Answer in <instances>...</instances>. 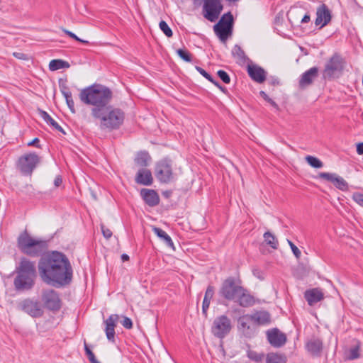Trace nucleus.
<instances>
[{
	"label": "nucleus",
	"instance_id": "4468645a",
	"mask_svg": "<svg viewBox=\"0 0 363 363\" xmlns=\"http://www.w3.org/2000/svg\"><path fill=\"white\" fill-rule=\"evenodd\" d=\"M317 178L332 183L339 190L346 191L348 190V183L340 176L335 173L320 172Z\"/></svg>",
	"mask_w": 363,
	"mask_h": 363
},
{
	"label": "nucleus",
	"instance_id": "f257e3e1",
	"mask_svg": "<svg viewBox=\"0 0 363 363\" xmlns=\"http://www.w3.org/2000/svg\"><path fill=\"white\" fill-rule=\"evenodd\" d=\"M38 271L41 279L52 286H65L72 279L73 269L69 259L57 251H52L40 259Z\"/></svg>",
	"mask_w": 363,
	"mask_h": 363
},
{
	"label": "nucleus",
	"instance_id": "4d7b16f0",
	"mask_svg": "<svg viewBox=\"0 0 363 363\" xmlns=\"http://www.w3.org/2000/svg\"><path fill=\"white\" fill-rule=\"evenodd\" d=\"M61 92L62 95L64 96V93L67 94H72L71 91L69 90L68 86L66 84L60 85Z\"/></svg>",
	"mask_w": 363,
	"mask_h": 363
},
{
	"label": "nucleus",
	"instance_id": "8fccbe9b",
	"mask_svg": "<svg viewBox=\"0 0 363 363\" xmlns=\"http://www.w3.org/2000/svg\"><path fill=\"white\" fill-rule=\"evenodd\" d=\"M101 228L104 238L109 239L112 236L111 230L106 228L104 225H101Z\"/></svg>",
	"mask_w": 363,
	"mask_h": 363
},
{
	"label": "nucleus",
	"instance_id": "473e14b6",
	"mask_svg": "<svg viewBox=\"0 0 363 363\" xmlns=\"http://www.w3.org/2000/svg\"><path fill=\"white\" fill-rule=\"evenodd\" d=\"M232 54L234 57L237 58L238 62L240 63H245L247 57L245 55V53L244 50L241 48V47L238 45H235L233 50H232Z\"/></svg>",
	"mask_w": 363,
	"mask_h": 363
},
{
	"label": "nucleus",
	"instance_id": "a878e982",
	"mask_svg": "<svg viewBox=\"0 0 363 363\" xmlns=\"http://www.w3.org/2000/svg\"><path fill=\"white\" fill-rule=\"evenodd\" d=\"M153 179L152 173L150 170L146 169H140L136 175L135 182L139 184L145 186L151 185Z\"/></svg>",
	"mask_w": 363,
	"mask_h": 363
},
{
	"label": "nucleus",
	"instance_id": "052dcab7",
	"mask_svg": "<svg viewBox=\"0 0 363 363\" xmlns=\"http://www.w3.org/2000/svg\"><path fill=\"white\" fill-rule=\"evenodd\" d=\"M267 102H268L272 106H273L277 110L279 109L278 104L271 98H269Z\"/></svg>",
	"mask_w": 363,
	"mask_h": 363
},
{
	"label": "nucleus",
	"instance_id": "7ed1b4c3",
	"mask_svg": "<svg viewBox=\"0 0 363 363\" xmlns=\"http://www.w3.org/2000/svg\"><path fill=\"white\" fill-rule=\"evenodd\" d=\"M17 275L14 279V286L18 291L31 289L37 277L35 264L27 258H22L16 267Z\"/></svg>",
	"mask_w": 363,
	"mask_h": 363
},
{
	"label": "nucleus",
	"instance_id": "4be33fe9",
	"mask_svg": "<svg viewBox=\"0 0 363 363\" xmlns=\"http://www.w3.org/2000/svg\"><path fill=\"white\" fill-rule=\"evenodd\" d=\"M234 301L242 307L247 308L255 303V298L247 289L242 287L241 292L238 294Z\"/></svg>",
	"mask_w": 363,
	"mask_h": 363
},
{
	"label": "nucleus",
	"instance_id": "6ab92c4d",
	"mask_svg": "<svg viewBox=\"0 0 363 363\" xmlns=\"http://www.w3.org/2000/svg\"><path fill=\"white\" fill-rule=\"evenodd\" d=\"M119 315L117 314L111 315L106 320L104 321L106 325L105 333L107 339L111 342L115 340V328L118 321Z\"/></svg>",
	"mask_w": 363,
	"mask_h": 363
},
{
	"label": "nucleus",
	"instance_id": "ea45409f",
	"mask_svg": "<svg viewBox=\"0 0 363 363\" xmlns=\"http://www.w3.org/2000/svg\"><path fill=\"white\" fill-rule=\"evenodd\" d=\"M247 357L251 359L256 362H260L264 358L263 354L257 353L255 351L249 350L247 352Z\"/></svg>",
	"mask_w": 363,
	"mask_h": 363
},
{
	"label": "nucleus",
	"instance_id": "aec40b11",
	"mask_svg": "<svg viewBox=\"0 0 363 363\" xmlns=\"http://www.w3.org/2000/svg\"><path fill=\"white\" fill-rule=\"evenodd\" d=\"M304 298L307 301L308 305L312 306L324 299V294L320 288H313L305 291Z\"/></svg>",
	"mask_w": 363,
	"mask_h": 363
},
{
	"label": "nucleus",
	"instance_id": "f3484780",
	"mask_svg": "<svg viewBox=\"0 0 363 363\" xmlns=\"http://www.w3.org/2000/svg\"><path fill=\"white\" fill-rule=\"evenodd\" d=\"M267 337L270 345L274 347H280L286 342L285 334L281 333L277 328L268 330Z\"/></svg>",
	"mask_w": 363,
	"mask_h": 363
},
{
	"label": "nucleus",
	"instance_id": "412c9836",
	"mask_svg": "<svg viewBox=\"0 0 363 363\" xmlns=\"http://www.w3.org/2000/svg\"><path fill=\"white\" fill-rule=\"evenodd\" d=\"M249 316L252 323L256 325H265L271 322V315L267 311H255L252 314H249Z\"/></svg>",
	"mask_w": 363,
	"mask_h": 363
},
{
	"label": "nucleus",
	"instance_id": "20e7f679",
	"mask_svg": "<svg viewBox=\"0 0 363 363\" xmlns=\"http://www.w3.org/2000/svg\"><path fill=\"white\" fill-rule=\"evenodd\" d=\"M94 118L99 120L101 130L112 131L118 130L123 125L125 113L120 108L109 104L99 114L93 115Z\"/></svg>",
	"mask_w": 363,
	"mask_h": 363
},
{
	"label": "nucleus",
	"instance_id": "bb28decb",
	"mask_svg": "<svg viewBox=\"0 0 363 363\" xmlns=\"http://www.w3.org/2000/svg\"><path fill=\"white\" fill-rule=\"evenodd\" d=\"M215 289L213 286L209 285L205 292L204 298L202 303V313L205 317H207L208 310L211 303V301L213 297Z\"/></svg>",
	"mask_w": 363,
	"mask_h": 363
},
{
	"label": "nucleus",
	"instance_id": "39448f33",
	"mask_svg": "<svg viewBox=\"0 0 363 363\" xmlns=\"http://www.w3.org/2000/svg\"><path fill=\"white\" fill-rule=\"evenodd\" d=\"M17 243L21 252L30 257H38L48 249L46 240L34 238L26 231L18 236Z\"/></svg>",
	"mask_w": 363,
	"mask_h": 363
},
{
	"label": "nucleus",
	"instance_id": "58836bf2",
	"mask_svg": "<svg viewBox=\"0 0 363 363\" xmlns=\"http://www.w3.org/2000/svg\"><path fill=\"white\" fill-rule=\"evenodd\" d=\"M84 350L85 353L91 363H100L96 358L94 354L91 350V349L89 347L86 341H84Z\"/></svg>",
	"mask_w": 363,
	"mask_h": 363
},
{
	"label": "nucleus",
	"instance_id": "cd10ccee",
	"mask_svg": "<svg viewBox=\"0 0 363 363\" xmlns=\"http://www.w3.org/2000/svg\"><path fill=\"white\" fill-rule=\"evenodd\" d=\"M38 112L41 118L54 129L62 133L65 135V132L63 128L45 111L38 109Z\"/></svg>",
	"mask_w": 363,
	"mask_h": 363
},
{
	"label": "nucleus",
	"instance_id": "ddd939ff",
	"mask_svg": "<svg viewBox=\"0 0 363 363\" xmlns=\"http://www.w3.org/2000/svg\"><path fill=\"white\" fill-rule=\"evenodd\" d=\"M238 329L243 336L247 338L254 337L257 333L256 327L251 320L249 314L239 317L238 320Z\"/></svg>",
	"mask_w": 363,
	"mask_h": 363
},
{
	"label": "nucleus",
	"instance_id": "b1692460",
	"mask_svg": "<svg viewBox=\"0 0 363 363\" xmlns=\"http://www.w3.org/2000/svg\"><path fill=\"white\" fill-rule=\"evenodd\" d=\"M140 194L145 202L150 206H155L160 203L159 195L155 190L143 189Z\"/></svg>",
	"mask_w": 363,
	"mask_h": 363
},
{
	"label": "nucleus",
	"instance_id": "c9c22d12",
	"mask_svg": "<svg viewBox=\"0 0 363 363\" xmlns=\"http://www.w3.org/2000/svg\"><path fill=\"white\" fill-rule=\"evenodd\" d=\"M178 55L184 61L190 62L192 60L191 54L186 49H178L177 50Z\"/></svg>",
	"mask_w": 363,
	"mask_h": 363
},
{
	"label": "nucleus",
	"instance_id": "603ef678",
	"mask_svg": "<svg viewBox=\"0 0 363 363\" xmlns=\"http://www.w3.org/2000/svg\"><path fill=\"white\" fill-rule=\"evenodd\" d=\"M13 57H15L17 59L23 60H28L29 57L28 55L23 53V52H14L13 53Z\"/></svg>",
	"mask_w": 363,
	"mask_h": 363
},
{
	"label": "nucleus",
	"instance_id": "338daca9",
	"mask_svg": "<svg viewBox=\"0 0 363 363\" xmlns=\"http://www.w3.org/2000/svg\"><path fill=\"white\" fill-rule=\"evenodd\" d=\"M253 274L255 276L257 277L259 279H262L263 277L260 275V272L258 269H254Z\"/></svg>",
	"mask_w": 363,
	"mask_h": 363
},
{
	"label": "nucleus",
	"instance_id": "6e6d98bb",
	"mask_svg": "<svg viewBox=\"0 0 363 363\" xmlns=\"http://www.w3.org/2000/svg\"><path fill=\"white\" fill-rule=\"evenodd\" d=\"M62 183V179L60 175L57 176L54 180V185L56 187H59Z\"/></svg>",
	"mask_w": 363,
	"mask_h": 363
},
{
	"label": "nucleus",
	"instance_id": "09e8293b",
	"mask_svg": "<svg viewBox=\"0 0 363 363\" xmlns=\"http://www.w3.org/2000/svg\"><path fill=\"white\" fill-rule=\"evenodd\" d=\"M267 82L269 85L273 86H277L280 84L279 79L277 77H274V76L269 77L268 78Z\"/></svg>",
	"mask_w": 363,
	"mask_h": 363
},
{
	"label": "nucleus",
	"instance_id": "37998d69",
	"mask_svg": "<svg viewBox=\"0 0 363 363\" xmlns=\"http://www.w3.org/2000/svg\"><path fill=\"white\" fill-rule=\"evenodd\" d=\"M352 199L359 206L363 208V194L359 192H354L352 194Z\"/></svg>",
	"mask_w": 363,
	"mask_h": 363
},
{
	"label": "nucleus",
	"instance_id": "0e129e2a",
	"mask_svg": "<svg viewBox=\"0 0 363 363\" xmlns=\"http://www.w3.org/2000/svg\"><path fill=\"white\" fill-rule=\"evenodd\" d=\"M311 21V16L308 13L304 15L301 20L302 23H307Z\"/></svg>",
	"mask_w": 363,
	"mask_h": 363
},
{
	"label": "nucleus",
	"instance_id": "13d9d810",
	"mask_svg": "<svg viewBox=\"0 0 363 363\" xmlns=\"http://www.w3.org/2000/svg\"><path fill=\"white\" fill-rule=\"evenodd\" d=\"M19 159H38V156L35 154H29L21 156Z\"/></svg>",
	"mask_w": 363,
	"mask_h": 363
},
{
	"label": "nucleus",
	"instance_id": "e2e57ef3",
	"mask_svg": "<svg viewBox=\"0 0 363 363\" xmlns=\"http://www.w3.org/2000/svg\"><path fill=\"white\" fill-rule=\"evenodd\" d=\"M357 152L359 155L363 154V143H360L357 145Z\"/></svg>",
	"mask_w": 363,
	"mask_h": 363
},
{
	"label": "nucleus",
	"instance_id": "a18cd8bd",
	"mask_svg": "<svg viewBox=\"0 0 363 363\" xmlns=\"http://www.w3.org/2000/svg\"><path fill=\"white\" fill-rule=\"evenodd\" d=\"M288 243L296 259H299L301 255L300 250L294 244L293 242L288 240Z\"/></svg>",
	"mask_w": 363,
	"mask_h": 363
},
{
	"label": "nucleus",
	"instance_id": "79ce46f5",
	"mask_svg": "<svg viewBox=\"0 0 363 363\" xmlns=\"http://www.w3.org/2000/svg\"><path fill=\"white\" fill-rule=\"evenodd\" d=\"M62 31L66 34L67 35L69 38L78 41V42H80V43H82L84 44H89V41L87 40H82L79 38H78L74 33L67 30V29H65V28H62Z\"/></svg>",
	"mask_w": 363,
	"mask_h": 363
},
{
	"label": "nucleus",
	"instance_id": "423d86ee",
	"mask_svg": "<svg viewBox=\"0 0 363 363\" xmlns=\"http://www.w3.org/2000/svg\"><path fill=\"white\" fill-rule=\"evenodd\" d=\"M242 288L240 281L230 277L225 279L222 283L219 294L228 301H234L238 294L241 292Z\"/></svg>",
	"mask_w": 363,
	"mask_h": 363
},
{
	"label": "nucleus",
	"instance_id": "3c124183",
	"mask_svg": "<svg viewBox=\"0 0 363 363\" xmlns=\"http://www.w3.org/2000/svg\"><path fill=\"white\" fill-rule=\"evenodd\" d=\"M308 163L313 167L320 168L323 166L321 160H307Z\"/></svg>",
	"mask_w": 363,
	"mask_h": 363
},
{
	"label": "nucleus",
	"instance_id": "e433bc0d",
	"mask_svg": "<svg viewBox=\"0 0 363 363\" xmlns=\"http://www.w3.org/2000/svg\"><path fill=\"white\" fill-rule=\"evenodd\" d=\"M220 21H223V25H225L226 26H230L231 28L233 26V16L230 12L225 13Z\"/></svg>",
	"mask_w": 363,
	"mask_h": 363
},
{
	"label": "nucleus",
	"instance_id": "6e6552de",
	"mask_svg": "<svg viewBox=\"0 0 363 363\" xmlns=\"http://www.w3.org/2000/svg\"><path fill=\"white\" fill-rule=\"evenodd\" d=\"M345 60L338 54H334L325 64L323 76L325 78L338 77L344 69Z\"/></svg>",
	"mask_w": 363,
	"mask_h": 363
},
{
	"label": "nucleus",
	"instance_id": "864d4df0",
	"mask_svg": "<svg viewBox=\"0 0 363 363\" xmlns=\"http://www.w3.org/2000/svg\"><path fill=\"white\" fill-rule=\"evenodd\" d=\"M150 157L147 152L146 151H140L138 153L136 159H149Z\"/></svg>",
	"mask_w": 363,
	"mask_h": 363
},
{
	"label": "nucleus",
	"instance_id": "dca6fc26",
	"mask_svg": "<svg viewBox=\"0 0 363 363\" xmlns=\"http://www.w3.org/2000/svg\"><path fill=\"white\" fill-rule=\"evenodd\" d=\"M318 76V68L313 67L308 70L303 72L299 79L298 85L301 89H304L306 87L311 85L315 79Z\"/></svg>",
	"mask_w": 363,
	"mask_h": 363
},
{
	"label": "nucleus",
	"instance_id": "9b49d317",
	"mask_svg": "<svg viewBox=\"0 0 363 363\" xmlns=\"http://www.w3.org/2000/svg\"><path fill=\"white\" fill-rule=\"evenodd\" d=\"M223 9L220 0H206L203 6V16L208 21L213 22L218 19Z\"/></svg>",
	"mask_w": 363,
	"mask_h": 363
},
{
	"label": "nucleus",
	"instance_id": "2eb2a0df",
	"mask_svg": "<svg viewBox=\"0 0 363 363\" xmlns=\"http://www.w3.org/2000/svg\"><path fill=\"white\" fill-rule=\"evenodd\" d=\"M331 18L330 10L326 4H323L317 8L315 24L321 28L331 21Z\"/></svg>",
	"mask_w": 363,
	"mask_h": 363
},
{
	"label": "nucleus",
	"instance_id": "5701e85b",
	"mask_svg": "<svg viewBox=\"0 0 363 363\" xmlns=\"http://www.w3.org/2000/svg\"><path fill=\"white\" fill-rule=\"evenodd\" d=\"M214 32L221 42L225 43L229 36L231 35L233 28L223 25V21H219L213 27Z\"/></svg>",
	"mask_w": 363,
	"mask_h": 363
},
{
	"label": "nucleus",
	"instance_id": "680f3d73",
	"mask_svg": "<svg viewBox=\"0 0 363 363\" xmlns=\"http://www.w3.org/2000/svg\"><path fill=\"white\" fill-rule=\"evenodd\" d=\"M267 102H268L272 106H273L277 110L279 109L278 104L271 98H269Z\"/></svg>",
	"mask_w": 363,
	"mask_h": 363
},
{
	"label": "nucleus",
	"instance_id": "de8ad7c7",
	"mask_svg": "<svg viewBox=\"0 0 363 363\" xmlns=\"http://www.w3.org/2000/svg\"><path fill=\"white\" fill-rule=\"evenodd\" d=\"M121 324L126 329H131L133 328V322L131 319L128 317H123Z\"/></svg>",
	"mask_w": 363,
	"mask_h": 363
},
{
	"label": "nucleus",
	"instance_id": "49530a36",
	"mask_svg": "<svg viewBox=\"0 0 363 363\" xmlns=\"http://www.w3.org/2000/svg\"><path fill=\"white\" fill-rule=\"evenodd\" d=\"M196 69L206 79H208L209 82H213V77L210 74H208L206 71H205L203 68L196 66Z\"/></svg>",
	"mask_w": 363,
	"mask_h": 363
},
{
	"label": "nucleus",
	"instance_id": "7c9ffc66",
	"mask_svg": "<svg viewBox=\"0 0 363 363\" xmlns=\"http://www.w3.org/2000/svg\"><path fill=\"white\" fill-rule=\"evenodd\" d=\"M286 357L285 354L279 353H269L266 357V363H286Z\"/></svg>",
	"mask_w": 363,
	"mask_h": 363
},
{
	"label": "nucleus",
	"instance_id": "f8f14e48",
	"mask_svg": "<svg viewBox=\"0 0 363 363\" xmlns=\"http://www.w3.org/2000/svg\"><path fill=\"white\" fill-rule=\"evenodd\" d=\"M42 301L45 308L50 311H58L61 301L57 292L53 289L44 290L42 293Z\"/></svg>",
	"mask_w": 363,
	"mask_h": 363
},
{
	"label": "nucleus",
	"instance_id": "f704fd0d",
	"mask_svg": "<svg viewBox=\"0 0 363 363\" xmlns=\"http://www.w3.org/2000/svg\"><path fill=\"white\" fill-rule=\"evenodd\" d=\"M264 241L273 249H277L279 242L276 237L272 235L270 232H266L264 234Z\"/></svg>",
	"mask_w": 363,
	"mask_h": 363
},
{
	"label": "nucleus",
	"instance_id": "a19ab883",
	"mask_svg": "<svg viewBox=\"0 0 363 363\" xmlns=\"http://www.w3.org/2000/svg\"><path fill=\"white\" fill-rule=\"evenodd\" d=\"M64 97L66 99V103L70 109L71 112L74 113L76 112L74 108V103L72 99V94L64 93Z\"/></svg>",
	"mask_w": 363,
	"mask_h": 363
},
{
	"label": "nucleus",
	"instance_id": "bf43d9fd",
	"mask_svg": "<svg viewBox=\"0 0 363 363\" xmlns=\"http://www.w3.org/2000/svg\"><path fill=\"white\" fill-rule=\"evenodd\" d=\"M267 102H268L272 106H273L277 110L279 109L278 104L271 98H269Z\"/></svg>",
	"mask_w": 363,
	"mask_h": 363
},
{
	"label": "nucleus",
	"instance_id": "0eeeda50",
	"mask_svg": "<svg viewBox=\"0 0 363 363\" xmlns=\"http://www.w3.org/2000/svg\"><path fill=\"white\" fill-rule=\"evenodd\" d=\"M233 325L231 320L225 315L216 317L211 328V333L219 339L225 338L231 331Z\"/></svg>",
	"mask_w": 363,
	"mask_h": 363
},
{
	"label": "nucleus",
	"instance_id": "5fc2aeb1",
	"mask_svg": "<svg viewBox=\"0 0 363 363\" xmlns=\"http://www.w3.org/2000/svg\"><path fill=\"white\" fill-rule=\"evenodd\" d=\"M212 84H213L215 86H216L219 89H220L223 92L225 93L227 91V89L225 87L221 86L220 83L218 81H216L214 79H213V82H211Z\"/></svg>",
	"mask_w": 363,
	"mask_h": 363
},
{
	"label": "nucleus",
	"instance_id": "a211bd4d",
	"mask_svg": "<svg viewBox=\"0 0 363 363\" xmlns=\"http://www.w3.org/2000/svg\"><path fill=\"white\" fill-rule=\"evenodd\" d=\"M247 73L253 81L259 84L263 83L267 79V72L256 65H248Z\"/></svg>",
	"mask_w": 363,
	"mask_h": 363
},
{
	"label": "nucleus",
	"instance_id": "69168bd1",
	"mask_svg": "<svg viewBox=\"0 0 363 363\" xmlns=\"http://www.w3.org/2000/svg\"><path fill=\"white\" fill-rule=\"evenodd\" d=\"M259 95L266 101H267L268 99H269V97L268 96V95L264 91H260L259 92Z\"/></svg>",
	"mask_w": 363,
	"mask_h": 363
},
{
	"label": "nucleus",
	"instance_id": "393cba45",
	"mask_svg": "<svg viewBox=\"0 0 363 363\" xmlns=\"http://www.w3.org/2000/svg\"><path fill=\"white\" fill-rule=\"evenodd\" d=\"M38 160H18L16 167L24 175H30Z\"/></svg>",
	"mask_w": 363,
	"mask_h": 363
},
{
	"label": "nucleus",
	"instance_id": "4c0bfd02",
	"mask_svg": "<svg viewBox=\"0 0 363 363\" xmlns=\"http://www.w3.org/2000/svg\"><path fill=\"white\" fill-rule=\"evenodd\" d=\"M160 28L164 33V35L170 38L173 35V33L172 29L167 25V23L164 21H161L159 24Z\"/></svg>",
	"mask_w": 363,
	"mask_h": 363
},
{
	"label": "nucleus",
	"instance_id": "72a5a7b5",
	"mask_svg": "<svg viewBox=\"0 0 363 363\" xmlns=\"http://www.w3.org/2000/svg\"><path fill=\"white\" fill-rule=\"evenodd\" d=\"M69 63L62 60H52L49 64V68L52 71H55L65 67H69Z\"/></svg>",
	"mask_w": 363,
	"mask_h": 363
},
{
	"label": "nucleus",
	"instance_id": "c85d7f7f",
	"mask_svg": "<svg viewBox=\"0 0 363 363\" xmlns=\"http://www.w3.org/2000/svg\"><path fill=\"white\" fill-rule=\"evenodd\" d=\"M307 350L313 355L318 354L322 350V342L319 339H313L306 343Z\"/></svg>",
	"mask_w": 363,
	"mask_h": 363
},
{
	"label": "nucleus",
	"instance_id": "2f4dec72",
	"mask_svg": "<svg viewBox=\"0 0 363 363\" xmlns=\"http://www.w3.org/2000/svg\"><path fill=\"white\" fill-rule=\"evenodd\" d=\"M360 342L357 341L356 345L352 347L346 352V359L348 360H354L360 357Z\"/></svg>",
	"mask_w": 363,
	"mask_h": 363
},
{
	"label": "nucleus",
	"instance_id": "1a4fd4ad",
	"mask_svg": "<svg viewBox=\"0 0 363 363\" xmlns=\"http://www.w3.org/2000/svg\"><path fill=\"white\" fill-rule=\"evenodd\" d=\"M18 307L20 310L30 315L33 318H39L43 315V308L41 303L30 298L21 301Z\"/></svg>",
	"mask_w": 363,
	"mask_h": 363
},
{
	"label": "nucleus",
	"instance_id": "9d476101",
	"mask_svg": "<svg viewBox=\"0 0 363 363\" xmlns=\"http://www.w3.org/2000/svg\"><path fill=\"white\" fill-rule=\"evenodd\" d=\"M155 176L162 183H169L173 180L174 173L169 160H161L157 163Z\"/></svg>",
	"mask_w": 363,
	"mask_h": 363
},
{
	"label": "nucleus",
	"instance_id": "c756f323",
	"mask_svg": "<svg viewBox=\"0 0 363 363\" xmlns=\"http://www.w3.org/2000/svg\"><path fill=\"white\" fill-rule=\"evenodd\" d=\"M152 231L169 247L174 248V243L170 236L162 229L153 227Z\"/></svg>",
	"mask_w": 363,
	"mask_h": 363
},
{
	"label": "nucleus",
	"instance_id": "f03ea898",
	"mask_svg": "<svg viewBox=\"0 0 363 363\" xmlns=\"http://www.w3.org/2000/svg\"><path fill=\"white\" fill-rule=\"evenodd\" d=\"M81 101L91 106V113L98 115L104 108L111 104L113 94L108 87L101 84H94L81 90L79 94Z\"/></svg>",
	"mask_w": 363,
	"mask_h": 363
},
{
	"label": "nucleus",
	"instance_id": "c03bdc74",
	"mask_svg": "<svg viewBox=\"0 0 363 363\" xmlns=\"http://www.w3.org/2000/svg\"><path fill=\"white\" fill-rule=\"evenodd\" d=\"M217 74L224 83L229 84L230 82V78L226 72L219 70L218 71Z\"/></svg>",
	"mask_w": 363,
	"mask_h": 363
},
{
	"label": "nucleus",
	"instance_id": "774afa93",
	"mask_svg": "<svg viewBox=\"0 0 363 363\" xmlns=\"http://www.w3.org/2000/svg\"><path fill=\"white\" fill-rule=\"evenodd\" d=\"M129 256L126 254H123L121 255V259L123 262L128 261L129 260Z\"/></svg>",
	"mask_w": 363,
	"mask_h": 363
}]
</instances>
